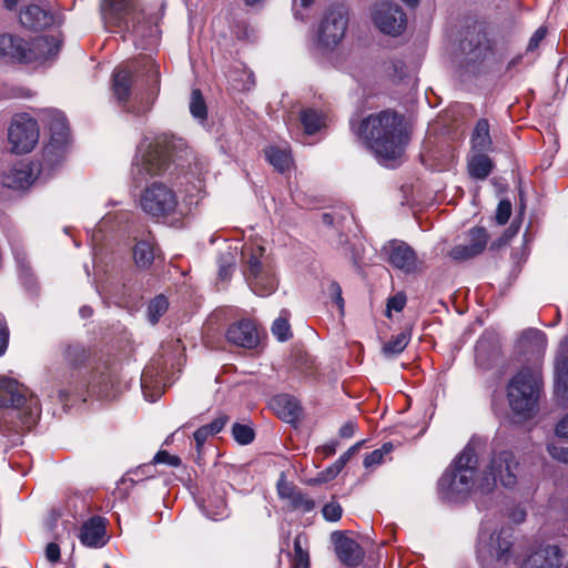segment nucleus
<instances>
[{
  "label": "nucleus",
  "mask_w": 568,
  "mask_h": 568,
  "mask_svg": "<svg viewBox=\"0 0 568 568\" xmlns=\"http://www.w3.org/2000/svg\"><path fill=\"white\" fill-rule=\"evenodd\" d=\"M546 335L536 328H529L520 335L517 348L523 354L540 355L546 348Z\"/></svg>",
  "instance_id": "25"
},
{
  "label": "nucleus",
  "mask_w": 568,
  "mask_h": 568,
  "mask_svg": "<svg viewBox=\"0 0 568 568\" xmlns=\"http://www.w3.org/2000/svg\"><path fill=\"white\" fill-rule=\"evenodd\" d=\"M140 203L143 211L149 215L164 217L175 212L178 199L173 190L163 183L154 182L144 190Z\"/></svg>",
  "instance_id": "11"
},
{
  "label": "nucleus",
  "mask_w": 568,
  "mask_h": 568,
  "mask_svg": "<svg viewBox=\"0 0 568 568\" xmlns=\"http://www.w3.org/2000/svg\"><path fill=\"white\" fill-rule=\"evenodd\" d=\"M293 568H310V556L308 552L300 554L293 557Z\"/></svg>",
  "instance_id": "59"
},
{
  "label": "nucleus",
  "mask_w": 568,
  "mask_h": 568,
  "mask_svg": "<svg viewBox=\"0 0 568 568\" xmlns=\"http://www.w3.org/2000/svg\"><path fill=\"white\" fill-rule=\"evenodd\" d=\"M80 541L88 547H102L106 542V530L103 518L92 517L80 528Z\"/></svg>",
  "instance_id": "21"
},
{
  "label": "nucleus",
  "mask_w": 568,
  "mask_h": 568,
  "mask_svg": "<svg viewBox=\"0 0 568 568\" xmlns=\"http://www.w3.org/2000/svg\"><path fill=\"white\" fill-rule=\"evenodd\" d=\"M511 531L503 528L487 540L480 538L477 556L483 568H504L511 558Z\"/></svg>",
  "instance_id": "9"
},
{
  "label": "nucleus",
  "mask_w": 568,
  "mask_h": 568,
  "mask_svg": "<svg viewBox=\"0 0 568 568\" xmlns=\"http://www.w3.org/2000/svg\"><path fill=\"white\" fill-rule=\"evenodd\" d=\"M373 20L383 33L389 36L400 34L407 26L404 10L390 1H379L374 6Z\"/></svg>",
  "instance_id": "13"
},
{
  "label": "nucleus",
  "mask_w": 568,
  "mask_h": 568,
  "mask_svg": "<svg viewBox=\"0 0 568 568\" xmlns=\"http://www.w3.org/2000/svg\"><path fill=\"white\" fill-rule=\"evenodd\" d=\"M497 481H499L497 473L490 470L488 466L475 485L480 493L489 494L495 489Z\"/></svg>",
  "instance_id": "40"
},
{
  "label": "nucleus",
  "mask_w": 568,
  "mask_h": 568,
  "mask_svg": "<svg viewBox=\"0 0 568 568\" xmlns=\"http://www.w3.org/2000/svg\"><path fill=\"white\" fill-rule=\"evenodd\" d=\"M264 254L265 248L261 245H245L242 248L244 277L251 290L260 296H268L277 288L274 274L263 261Z\"/></svg>",
  "instance_id": "8"
},
{
  "label": "nucleus",
  "mask_w": 568,
  "mask_h": 568,
  "mask_svg": "<svg viewBox=\"0 0 568 568\" xmlns=\"http://www.w3.org/2000/svg\"><path fill=\"white\" fill-rule=\"evenodd\" d=\"M406 304V296L404 293H397L394 296L389 297L387 301V311L386 315L390 316V311L394 310L396 312H400Z\"/></svg>",
  "instance_id": "50"
},
{
  "label": "nucleus",
  "mask_w": 568,
  "mask_h": 568,
  "mask_svg": "<svg viewBox=\"0 0 568 568\" xmlns=\"http://www.w3.org/2000/svg\"><path fill=\"white\" fill-rule=\"evenodd\" d=\"M494 163L485 152H475L467 163L468 173L477 180H485L491 172Z\"/></svg>",
  "instance_id": "27"
},
{
  "label": "nucleus",
  "mask_w": 568,
  "mask_h": 568,
  "mask_svg": "<svg viewBox=\"0 0 568 568\" xmlns=\"http://www.w3.org/2000/svg\"><path fill=\"white\" fill-rule=\"evenodd\" d=\"M448 255L456 262H464L478 256V254L474 252V250L468 244L455 245L449 251Z\"/></svg>",
  "instance_id": "43"
},
{
  "label": "nucleus",
  "mask_w": 568,
  "mask_h": 568,
  "mask_svg": "<svg viewBox=\"0 0 568 568\" xmlns=\"http://www.w3.org/2000/svg\"><path fill=\"white\" fill-rule=\"evenodd\" d=\"M227 422L229 416L226 414H220L212 423L204 425V427L211 435H215L223 429Z\"/></svg>",
  "instance_id": "54"
},
{
  "label": "nucleus",
  "mask_w": 568,
  "mask_h": 568,
  "mask_svg": "<svg viewBox=\"0 0 568 568\" xmlns=\"http://www.w3.org/2000/svg\"><path fill=\"white\" fill-rule=\"evenodd\" d=\"M236 258L234 253L225 252L219 257V278L221 281H229L235 267Z\"/></svg>",
  "instance_id": "39"
},
{
  "label": "nucleus",
  "mask_w": 568,
  "mask_h": 568,
  "mask_svg": "<svg viewBox=\"0 0 568 568\" xmlns=\"http://www.w3.org/2000/svg\"><path fill=\"white\" fill-rule=\"evenodd\" d=\"M331 538L335 545L336 556L344 565L356 567L362 562L364 551L355 540L348 538L341 531H334Z\"/></svg>",
  "instance_id": "16"
},
{
  "label": "nucleus",
  "mask_w": 568,
  "mask_h": 568,
  "mask_svg": "<svg viewBox=\"0 0 568 568\" xmlns=\"http://www.w3.org/2000/svg\"><path fill=\"white\" fill-rule=\"evenodd\" d=\"M272 333L280 342H285L292 337L291 326L285 316L276 318L272 325Z\"/></svg>",
  "instance_id": "42"
},
{
  "label": "nucleus",
  "mask_w": 568,
  "mask_h": 568,
  "mask_svg": "<svg viewBox=\"0 0 568 568\" xmlns=\"http://www.w3.org/2000/svg\"><path fill=\"white\" fill-rule=\"evenodd\" d=\"M348 27V10L342 4L329 6L321 20L318 42L326 49L336 48L345 37Z\"/></svg>",
  "instance_id": "10"
},
{
  "label": "nucleus",
  "mask_w": 568,
  "mask_h": 568,
  "mask_svg": "<svg viewBox=\"0 0 568 568\" xmlns=\"http://www.w3.org/2000/svg\"><path fill=\"white\" fill-rule=\"evenodd\" d=\"M301 122L306 134H314L322 126V115L314 109H306L301 113Z\"/></svg>",
  "instance_id": "36"
},
{
  "label": "nucleus",
  "mask_w": 568,
  "mask_h": 568,
  "mask_svg": "<svg viewBox=\"0 0 568 568\" xmlns=\"http://www.w3.org/2000/svg\"><path fill=\"white\" fill-rule=\"evenodd\" d=\"M272 407L278 417L286 423L296 422L300 418L302 412L300 402L295 397L287 394L275 396L272 399Z\"/></svg>",
  "instance_id": "23"
},
{
  "label": "nucleus",
  "mask_w": 568,
  "mask_h": 568,
  "mask_svg": "<svg viewBox=\"0 0 568 568\" xmlns=\"http://www.w3.org/2000/svg\"><path fill=\"white\" fill-rule=\"evenodd\" d=\"M185 149L182 139L161 135L148 145V149L135 163L133 178L138 184H142L149 176L162 174L171 162L180 159V153Z\"/></svg>",
  "instance_id": "5"
},
{
  "label": "nucleus",
  "mask_w": 568,
  "mask_h": 568,
  "mask_svg": "<svg viewBox=\"0 0 568 568\" xmlns=\"http://www.w3.org/2000/svg\"><path fill=\"white\" fill-rule=\"evenodd\" d=\"M101 12L106 26L131 32L139 39L155 37L158 32V27L145 19L133 0H103Z\"/></svg>",
  "instance_id": "6"
},
{
  "label": "nucleus",
  "mask_w": 568,
  "mask_h": 568,
  "mask_svg": "<svg viewBox=\"0 0 568 568\" xmlns=\"http://www.w3.org/2000/svg\"><path fill=\"white\" fill-rule=\"evenodd\" d=\"M232 435L240 445H247L254 440L255 433L247 425L235 423L232 426Z\"/></svg>",
  "instance_id": "41"
},
{
  "label": "nucleus",
  "mask_w": 568,
  "mask_h": 568,
  "mask_svg": "<svg viewBox=\"0 0 568 568\" xmlns=\"http://www.w3.org/2000/svg\"><path fill=\"white\" fill-rule=\"evenodd\" d=\"M546 34H547V29L545 27L538 28L536 30V32L532 34V37L530 38L528 45H527V50L534 51L535 49H537L539 43L545 39Z\"/></svg>",
  "instance_id": "55"
},
{
  "label": "nucleus",
  "mask_w": 568,
  "mask_h": 568,
  "mask_svg": "<svg viewBox=\"0 0 568 568\" xmlns=\"http://www.w3.org/2000/svg\"><path fill=\"white\" fill-rule=\"evenodd\" d=\"M410 335L407 332H400L393 336L392 339L384 344L382 351L385 356H394L400 354L407 346Z\"/></svg>",
  "instance_id": "35"
},
{
  "label": "nucleus",
  "mask_w": 568,
  "mask_h": 568,
  "mask_svg": "<svg viewBox=\"0 0 568 568\" xmlns=\"http://www.w3.org/2000/svg\"><path fill=\"white\" fill-rule=\"evenodd\" d=\"M519 468V462L509 450L494 454L489 463V469L497 473L499 483L506 488L516 486Z\"/></svg>",
  "instance_id": "15"
},
{
  "label": "nucleus",
  "mask_w": 568,
  "mask_h": 568,
  "mask_svg": "<svg viewBox=\"0 0 568 568\" xmlns=\"http://www.w3.org/2000/svg\"><path fill=\"white\" fill-rule=\"evenodd\" d=\"M541 385V374L537 369L524 368L514 376L508 385V399L513 412L523 416L532 412L537 405Z\"/></svg>",
  "instance_id": "7"
},
{
  "label": "nucleus",
  "mask_w": 568,
  "mask_h": 568,
  "mask_svg": "<svg viewBox=\"0 0 568 568\" xmlns=\"http://www.w3.org/2000/svg\"><path fill=\"white\" fill-rule=\"evenodd\" d=\"M67 146L68 144L50 140V142L43 149V163L41 164L39 172L47 169L50 170L60 164L65 156Z\"/></svg>",
  "instance_id": "28"
},
{
  "label": "nucleus",
  "mask_w": 568,
  "mask_h": 568,
  "mask_svg": "<svg viewBox=\"0 0 568 568\" xmlns=\"http://www.w3.org/2000/svg\"><path fill=\"white\" fill-rule=\"evenodd\" d=\"M488 233L487 230L483 226H475L467 232L466 239L467 244L476 252L478 255L484 252L488 243Z\"/></svg>",
  "instance_id": "33"
},
{
  "label": "nucleus",
  "mask_w": 568,
  "mask_h": 568,
  "mask_svg": "<svg viewBox=\"0 0 568 568\" xmlns=\"http://www.w3.org/2000/svg\"><path fill=\"white\" fill-rule=\"evenodd\" d=\"M45 558L50 562H58L60 560V547L55 542H49L45 547Z\"/></svg>",
  "instance_id": "56"
},
{
  "label": "nucleus",
  "mask_w": 568,
  "mask_h": 568,
  "mask_svg": "<svg viewBox=\"0 0 568 568\" xmlns=\"http://www.w3.org/2000/svg\"><path fill=\"white\" fill-rule=\"evenodd\" d=\"M326 292L331 297L332 302L337 306L339 314L344 315L345 302L342 296L341 285L336 281H329Z\"/></svg>",
  "instance_id": "45"
},
{
  "label": "nucleus",
  "mask_w": 568,
  "mask_h": 568,
  "mask_svg": "<svg viewBox=\"0 0 568 568\" xmlns=\"http://www.w3.org/2000/svg\"><path fill=\"white\" fill-rule=\"evenodd\" d=\"M280 494L282 496H287L291 498L292 504L295 508H302L305 511H310L314 508L315 504L312 499L307 498L301 493H291L290 495H285L284 490L280 488Z\"/></svg>",
  "instance_id": "46"
},
{
  "label": "nucleus",
  "mask_w": 568,
  "mask_h": 568,
  "mask_svg": "<svg viewBox=\"0 0 568 568\" xmlns=\"http://www.w3.org/2000/svg\"><path fill=\"white\" fill-rule=\"evenodd\" d=\"M20 23L30 30H42L54 23V16L38 4H30L20 12Z\"/></svg>",
  "instance_id": "20"
},
{
  "label": "nucleus",
  "mask_w": 568,
  "mask_h": 568,
  "mask_svg": "<svg viewBox=\"0 0 568 568\" xmlns=\"http://www.w3.org/2000/svg\"><path fill=\"white\" fill-rule=\"evenodd\" d=\"M61 41L53 36L37 37L28 43L27 63L53 58L60 51Z\"/></svg>",
  "instance_id": "17"
},
{
  "label": "nucleus",
  "mask_w": 568,
  "mask_h": 568,
  "mask_svg": "<svg viewBox=\"0 0 568 568\" xmlns=\"http://www.w3.org/2000/svg\"><path fill=\"white\" fill-rule=\"evenodd\" d=\"M458 48L462 63L470 72L494 69L505 58L504 50L498 45L493 30L485 23H476L467 28Z\"/></svg>",
  "instance_id": "3"
},
{
  "label": "nucleus",
  "mask_w": 568,
  "mask_h": 568,
  "mask_svg": "<svg viewBox=\"0 0 568 568\" xmlns=\"http://www.w3.org/2000/svg\"><path fill=\"white\" fill-rule=\"evenodd\" d=\"M65 358L70 365L78 367L87 359L85 349L79 345L69 346L65 351Z\"/></svg>",
  "instance_id": "44"
},
{
  "label": "nucleus",
  "mask_w": 568,
  "mask_h": 568,
  "mask_svg": "<svg viewBox=\"0 0 568 568\" xmlns=\"http://www.w3.org/2000/svg\"><path fill=\"white\" fill-rule=\"evenodd\" d=\"M169 302L164 295L155 296L148 305V318L156 324L160 317L168 311Z\"/></svg>",
  "instance_id": "37"
},
{
  "label": "nucleus",
  "mask_w": 568,
  "mask_h": 568,
  "mask_svg": "<svg viewBox=\"0 0 568 568\" xmlns=\"http://www.w3.org/2000/svg\"><path fill=\"white\" fill-rule=\"evenodd\" d=\"M8 346V328L0 320V356L6 352Z\"/></svg>",
  "instance_id": "61"
},
{
  "label": "nucleus",
  "mask_w": 568,
  "mask_h": 568,
  "mask_svg": "<svg viewBox=\"0 0 568 568\" xmlns=\"http://www.w3.org/2000/svg\"><path fill=\"white\" fill-rule=\"evenodd\" d=\"M511 210H513L511 202L507 199L501 200L498 203V206L496 210V215H495V220H496L497 224H499V225L506 224L511 215Z\"/></svg>",
  "instance_id": "47"
},
{
  "label": "nucleus",
  "mask_w": 568,
  "mask_h": 568,
  "mask_svg": "<svg viewBox=\"0 0 568 568\" xmlns=\"http://www.w3.org/2000/svg\"><path fill=\"white\" fill-rule=\"evenodd\" d=\"M52 141L68 144L69 141V128L64 115L61 113H54L49 123Z\"/></svg>",
  "instance_id": "32"
},
{
  "label": "nucleus",
  "mask_w": 568,
  "mask_h": 568,
  "mask_svg": "<svg viewBox=\"0 0 568 568\" xmlns=\"http://www.w3.org/2000/svg\"><path fill=\"white\" fill-rule=\"evenodd\" d=\"M132 72L119 69L113 72L112 92L120 103L128 102L131 94Z\"/></svg>",
  "instance_id": "26"
},
{
  "label": "nucleus",
  "mask_w": 568,
  "mask_h": 568,
  "mask_svg": "<svg viewBox=\"0 0 568 568\" xmlns=\"http://www.w3.org/2000/svg\"><path fill=\"white\" fill-rule=\"evenodd\" d=\"M344 468L343 460H336L332 466H329L325 471L321 474V478L316 479V481H327L335 478Z\"/></svg>",
  "instance_id": "53"
},
{
  "label": "nucleus",
  "mask_w": 568,
  "mask_h": 568,
  "mask_svg": "<svg viewBox=\"0 0 568 568\" xmlns=\"http://www.w3.org/2000/svg\"><path fill=\"white\" fill-rule=\"evenodd\" d=\"M99 386H100V390L99 392L104 397L110 398V397H114L115 396L114 394L110 393V390L114 386V381H113L111 375H109V374H101L99 376Z\"/></svg>",
  "instance_id": "52"
},
{
  "label": "nucleus",
  "mask_w": 568,
  "mask_h": 568,
  "mask_svg": "<svg viewBox=\"0 0 568 568\" xmlns=\"http://www.w3.org/2000/svg\"><path fill=\"white\" fill-rule=\"evenodd\" d=\"M479 446V442H469L440 477L438 488L448 500L458 501L475 487L474 475L478 467Z\"/></svg>",
  "instance_id": "4"
},
{
  "label": "nucleus",
  "mask_w": 568,
  "mask_h": 568,
  "mask_svg": "<svg viewBox=\"0 0 568 568\" xmlns=\"http://www.w3.org/2000/svg\"><path fill=\"white\" fill-rule=\"evenodd\" d=\"M190 111L194 118L202 121L207 116L206 104L199 89H193L191 92Z\"/></svg>",
  "instance_id": "38"
},
{
  "label": "nucleus",
  "mask_w": 568,
  "mask_h": 568,
  "mask_svg": "<svg viewBox=\"0 0 568 568\" xmlns=\"http://www.w3.org/2000/svg\"><path fill=\"white\" fill-rule=\"evenodd\" d=\"M27 49L28 42L22 38L10 33L0 34V58L27 63Z\"/></svg>",
  "instance_id": "22"
},
{
  "label": "nucleus",
  "mask_w": 568,
  "mask_h": 568,
  "mask_svg": "<svg viewBox=\"0 0 568 568\" xmlns=\"http://www.w3.org/2000/svg\"><path fill=\"white\" fill-rule=\"evenodd\" d=\"M34 182L33 168L30 165H21L11 171L6 184L12 189H24Z\"/></svg>",
  "instance_id": "31"
},
{
  "label": "nucleus",
  "mask_w": 568,
  "mask_h": 568,
  "mask_svg": "<svg viewBox=\"0 0 568 568\" xmlns=\"http://www.w3.org/2000/svg\"><path fill=\"white\" fill-rule=\"evenodd\" d=\"M226 338L230 343L244 348H253L258 343L256 328L247 320L231 325L226 332Z\"/></svg>",
  "instance_id": "19"
},
{
  "label": "nucleus",
  "mask_w": 568,
  "mask_h": 568,
  "mask_svg": "<svg viewBox=\"0 0 568 568\" xmlns=\"http://www.w3.org/2000/svg\"><path fill=\"white\" fill-rule=\"evenodd\" d=\"M354 131L384 161L402 158L410 139L404 116L390 110L369 114Z\"/></svg>",
  "instance_id": "1"
},
{
  "label": "nucleus",
  "mask_w": 568,
  "mask_h": 568,
  "mask_svg": "<svg viewBox=\"0 0 568 568\" xmlns=\"http://www.w3.org/2000/svg\"><path fill=\"white\" fill-rule=\"evenodd\" d=\"M556 389L568 396V336L559 344L556 355Z\"/></svg>",
  "instance_id": "24"
},
{
  "label": "nucleus",
  "mask_w": 568,
  "mask_h": 568,
  "mask_svg": "<svg viewBox=\"0 0 568 568\" xmlns=\"http://www.w3.org/2000/svg\"><path fill=\"white\" fill-rule=\"evenodd\" d=\"M38 417V398L18 381L0 377V427L29 430Z\"/></svg>",
  "instance_id": "2"
},
{
  "label": "nucleus",
  "mask_w": 568,
  "mask_h": 568,
  "mask_svg": "<svg viewBox=\"0 0 568 568\" xmlns=\"http://www.w3.org/2000/svg\"><path fill=\"white\" fill-rule=\"evenodd\" d=\"M547 452L549 455L561 463H568V447H564L557 444H548Z\"/></svg>",
  "instance_id": "51"
},
{
  "label": "nucleus",
  "mask_w": 568,
  "mask_h": 568,
  "mask_svg": "<svg viewBox=\"0 0 568 568\" xmlns=\"http://www.w3.org/2000/svg\"><path fill=\"white\" fill-rule=\"evenodd\" d=\"M11 151L17 154L30 152L39 139V129L36 120L27 114L13 118L8 131Z\"/></svg>",
  "instance_id": "12"
},
{
  "label": "nucleus",
  "mask_w": 568,
  "mask_h": 568,
  "mask_svg": "<svg viewBox=\"0 0 568 568\" xmlns=\"http://www.w3.org/2000/svg\"><path fill=\"white\" fill-rule=\"evenodd\" d=\"M474 152H487L491 150L493 141L489 134V123L486 119H479L471 134Z\"/></svg>",
  "instance_id": "29"
},
{
  "label": "nucleus",
  "mask_w": 568,
  "mask_h": 568,
  "mask_svg": "<svg viewBox=\"0 0 568 568\" xmlns=\"http://www.w3.org/2000/svg\"><path fill=\"white\" fill-rule=\"evenodd\" d=\"M383 460V450L375 449L369 455H367L364 459V466L366 468L372 467L374 465L381 464Z\"/></svg>",
  "instance_id": "57"
},
{
  "label": "nucleus",
  "mask_w": 568,
  "mask_h": 568,
  "mask_svg": "<svg viewBox=\"0 0 568 568\" xmlns=\"http://www.w3.org/2000/svg\"><path fill=\"white\" fill-rule=\"evenodd\" d=\"M210 435L211 434L209 433V430L204 426L197 428L194 432L193 436H194L197 449H200L203 446V444L205 443V440L207 439V437Z\"/></svg>",
  "instance_id": "58"
},
{
  "label": "nucleus",
  "mask_w": 568,
  "mask_h": 568,
  "mask_svg": "<svg viewBox=\"0 0 568 568\" xmlns=\"http://www.w3.org/2000/svg\"><path fill=\"white\" fill-rule=\"evenodd\" d=\"M152 464H169L173 467H179L182 462L179 456L171 455L166 450H159L152 459Z\"/></svg>",
  "instance_id": "48"
},
{
  "label": "nucleus",
  "mask_w": 568,
  "mask_h": 568,
  "mask_svg": "<svg viewBox=\"0 0 568 568\" xmlns=\"http://www.w3.org/2000/svg\"><path fill=\"white\" fill-rule=\"evenodd\" d=\"M133 258L139 268H149L155 258L154 244L150 240L138 241L133 248Z\"/></svg>",
  "instance_id": "30"
},
{
  "label": "nucleus",
  "mask_w": 568,
  "mask_h": 568,
  "mask_svg": "<svg viewBox=\"0 0 568 568\" xmlns=\"http://www.w3.org/2000/svg\"><path fill=\"white\" fill-rule=\"evenodd\" d=\"M323 516L328 521H337L342 516V507L336 501L326 504L322 509Z\"/></svg>",
  "instance_id": "49"
},
{
  "label": "nucleus",
  "mask_w": 568,
  "mask_h": 568,
  "mask_svg": "<svg viewBox=\"0 0 568 568\" xmlns=\"http://www.w3.org/2000/svg\"><path fill=\"white\" fill-rule=\"evenodd\" d=\"M556 434L559 437L568 438V414L558 423Z\"/></svg>",
  "instance_id": "62"
},
{
  "label": "nucleus",
  "mask_w": 568,
  "mask_h": 568,
  "mask_svg": "<svg viewBox=\"0 0 568 568\" xmlns=\"http://www.w3.org/2000/svg\"><path fill=\"white\" fill-rule=\"evenodd\" d=\"M383 252L387 255V262L404 273H415L422 268L423 263L418 260L414 248L403 241H389L383 247Z\"/></svg>",
  "instance_id": "14"
},
{
  "label": "nucleus",
  "mask_w": 568,
  "mask_h": 568,
  "mask_svg": "<svg viewBox=\"0 0 568 568\" xmlns=\"http://www.w3.org/2000/svg\"><path fill=\"white\" fill-rule=\"evenodd\" d=\"M518 229H519L518 225H515V223H511V225L507 230H505V232L503 233V235H501L503 239L507 243H509L510 240L517 234Z\"/></svg>",
  "instance_id": "64"
},
{
  "label": "nucleus",
  "mask_w": 568,
  "mask_h": 568,
  "mask_svg": "<svg viewBox=\"0 0 568 568\" xmlns=\"http://www.w3.org/2000/svg\"><path fill=\"white\" fill-rule=\"evenodd\" d=\"M561 551L556 545L540 546L523 564V568H559Z\"/></svg>",
  "instance_id": "18"
},
{
  "label": "nucleus",
  "mask_w": 568,
  "mask_h": 568,
  "mask_svg": "<svg viewBox=\"0 0 568 568\" xmlns=\"http://www.w3.org/2000/svg\"><path fill=\"white\" fill-rule=\"evenodd\" d=\"M355 428H356V424L352 420L345 423L341 428H339V436L342 438H349L354 435L355 433Z\"/></svg>",
  "instance_id": "60"
},
{
  "label": "nucleus",
  "mask_w": 568,
  "mask_h": 568,
  "mask_svg": "<svg viewBox=\"0 0 568 568\" xmlns=\"http://www.w3.org/2000/svg\"><path fill=\"white\" fill-rule=\"evenodd\" d=\"M265 155L268 162L280 172L288 169L291 163L290 153L277 148H268L265 150Z\"/></svg>",
  "instance_id": "34"
},
{
  "label": "nucleus",
  "mask_w": 568,
  "mask_h": 568,
  "mask_svg": "<svg viewBox=\"0 0 568 568\" xmlns=\"http://www.w3.org/2000/svg\"><path fill=\"white\" fill-rule=\"evenodd\" d=\"M363 442H358L357 444L353 445L351 448H348L339 458L338 460H343V465L345 466L346 463L351 459V457L356 454L362 446Z\"/></svg>",
  "instance_id": "63"
}]
</instances>
